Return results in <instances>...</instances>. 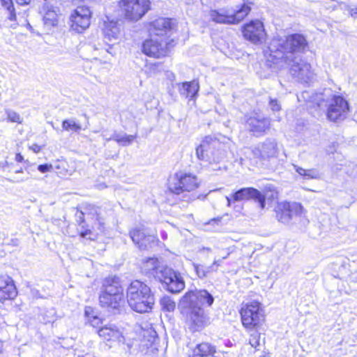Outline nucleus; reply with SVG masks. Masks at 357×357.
Masks as SVG:
<instances>
[{"instance_id": "obj_1", "label": "nucleus", "mask_w": 357, "mask_h": 357, "mask_svg": "<svg viewBox=\"0 0 357 357\" xmlns=\"http://www.w3.org/2000/svg\"><path fill=\"white\" fill-rule=\"evenodd\" d=\"M214 302V298L206 289L188 291L181 298L179 307L185 314L195 331L204 328L209 323V318L204 310Z\"/></svg>"}, {"instance_id": "obj_2", "label": "nucleus", "mask_w": 357, "mask_h": 357, "mask_svg": "<svg viewBox=\"0 0 357 357\" xmlns=\"http://www.w3.org/2000/svg\"><path fill=\"white\" fill-rule=\"evenodd\" d=\"M307 45L305 38L300 33L291 34L284 38L275 37L268 47L267 61L282 68L283 62H289V60L294 59H298Z\"/></svg>"}, {"instance_id": "obj_3", "label": "nucleus", "mask_w": 357, "mask_h": 357, "mask_svg": "<svg viewBox=\"0 0 357 357\" xmlns=\"http://www.w3.org/2000/svg\"><path fill=\"white\" fill-rule=\"evenodd\" d=\"M127 300L129 306L139 313L151 311L155 303L154 295L150 287L138 280L131 282L128 287Z\"/></svg>"}, {"instance_id": "obj_4", "label": "nucleus", "mask_w": 357, "mask_h": 357, "mask_svg": "<svg viewBox=\"0 0 357 357\" xmlns=\"http://www.w3.org/2000/svg\"><path fill=\"white\" fill-rule=\"evenodd\" d=\"M314 100L318 107H326V116L328 120L334 122L346 119L349 111V103L342 96L333 94L331 89H325L323 93L316 95Z\"/></svg>"}, {"instance_id": "obj_5", "label": "nucleus", "mask_w": 357, "mask_h": 357, "mask_svg": "<svg viewBox=\"0 0 357 357\" xmlns=\"http://www.w3.org/2000/svg\"><path fill=\"white\" fill-rule=\"evenodd\" d=\"M104 291L99 296L102 307L112 310L119 309L123 303V288L120 280L116 276L106 278L103 282Z\"/></svg>"}, {"instance_id": "obj_6", "label": "nucleus", "mask_w": 357, "mask_h": 357, "mask_svg": "<svg viewBox=\"0 0 357 357\" xmlns=\"http://www.w3.org/2000/svg\"><path fill=\"white\" fill-rule=\"evenodd\" d=\"M221 143L215 137L206 136L196 149L198 159L209 163H219L225 157V151L221 149Z\"/></svg>"}, {"instance_id": "obj_7", "label": "nucleus", "mask_w": 357, "mask_h": 357, "mask_svg": "<svg viewBox=\"0 0 357 357\" xmlns=\"http://www.w3.org/2000/svg\"><path fill=\"white\" fill-rule=\"evenodd\" d=\"M250 8L243 4L240 8L211 10L208 13L210 19L220 24H237L242 21L250 13Z\"/></svg>"}, {"instance_id": "obj_8", "label": "nucleus", "mask_w": 357, "mask_h": 357, "mask_svg": "<svg viewBox=\"0 0 357 357\" xmlns=\"http://www.w3.org/2000/svg\"><path fill=\"white\" fill-rule=\"evenodd\" d=\"M240 313L242 324L248 330L258 331L265 319L261 304L257 301H252L243 305Z\"/></svg>"}, {"instance_id": "obj_9", "label": "nucleus", "mask_w": 357, "mask_h": 357, "mask_svg": "<svg viewBox=\"0 0 357 357\" xmlns=\"http://www.w3.org/2000/svg\"><path fill=\"white\" fill-rule=\"evenodd\" d=\"M199 186V181L196 175L180 171L174 174L169 184L170 191L176 195L185 192H192Z\"/></svg>"}, {"instance_id": "obj_10", "label": "nucleus", "mask_w": 357, "mask_h": 357, "mask_svg": "<svg viewBox=\"0 0 357 357\" xmlns=\"http://www.w3.org/2000/svg\"><path fill=\"white\" fill-rule=\"evenodd\" d=\"M119 6L126 20L137 22L141 20L151 8L149 0H121Z\"/></svg>"}, {"instance_id": "obj_11", "label": "nucleus", "mask_w": 357, "mask_h": 357, "mask_svg": "<svg viewBox=\"0 0 357 357\" xmlns=\"http://www.w3.org/2000/svg\"><path fill=\"white\" fill-rule=\"evenodd\" d=\"M303 206L297 202H281L275 208L276 217L278 221L288 224L297 217L301 216Z\"/></svg>"}, {"instance_id": "obj_12", "label": "nucleus", "mask_w": 357, "mask_h": 357, "mask_svg": "<svg viewBox=\"0 0 357 357\" xmlns=\"http://www.w3.org/2000/svg\"><path fill=\"white\" fill-rule=\"evenodd\" d=\"M159 274L158 280L164 283L169 291L176 294L185 288V282L181 274L172 268L166 266Z\"/></svg>"}, {"instance_id": "obj_13", "label": "nucleus", "mask_w": 357, "mask_h": 357, "mask_svg": "<svg viewBox=\"0 0 357 357\" xmlns=\"http://www.w3.org/2000/svg\"><path fill=\"white\" fill-rule=\"evenodd\" d=\"M171 43L164 38L158 40L154 37L146 40L142 44V52L144 54L153 58H160L167 55Z\"/></svg>"}, {"instance_id": "obj_14", "label": "nucleus", "mask_w": 357, "mask_h": 357, "mask_svg": "<svg viewBox=\"0 0 357 357\" xmlns=\"http://www.w3.org/2000/svg\"><path fill=\"white\" fill-rule=\"evenodd\" d=\"M290 67V73L299 81L308 82L314 76L310 63L302 60L301 56L298 59H291L289 62H283L284 66Z\"/></svg>"}, {"instance_id": "obj_15", "label": "nucleus", "mask_w": 357, "mask_h": 357, "mask_svg": "<svg viewBox=\"0 0 357 357\" xmlns=\"http://www.w3.org/2000/svg\"><path fill=\"white\" fill-rule=\"evenodd\" d=\"M91 13L87 6H78L70 15L73 30L81 33L90 25Z\"/></svg>"}, {"instance_id": "obj_16", "label": "nucleus", "mask_w": 357, "mask_h": 357, "mask_svg": "<svg viewBox=\"0 0 357 357\" xmlns=\"http://www.w3.org/2000/svg\"><path fill=\"white\" fill-rule=\"evenodd\" d=\"M244 38L254 44L262 43L266 38V33L263 23L259 20H252L243 28Z\"/></svg>"}, {"instance_id": "obj_17", "label": "nucleus", "mask_w": 357, "mask_h": 357, "mask_svg": "<svg viewBox=\"0 0 357 357\" xmlns=\"http://www.w3.org/2000/svg\"><path fill=\"white\" fill-rule=\"evenodd\" d=\"M95 213L93 215L92 219L95 217V220L91 228L89 226L85 227L80 224V229H79V236L90 241H95L98 238L99 235H101L105 231V222L100 214L97 213L96 208L93 209Z\"/></svg>"}, {"instance_id": "obj_18", "label": "nucleus", "mask_w": 357, "mask_h": 357, "mask_svg": "<svg viewBox=\"0 0 357 357\" xmlns=\"http://www.w3.org/2000/svg\"><path fill=\"white\" fill-rule=\"evenodd\" d=\"M278 153V144L275 139H266L252 150L253 157L261 160L276 158Z\"/></svg>"}, {"instance_id": "obj_19", "label": "nucleus", "mask_w": 357, "mask_h": 357, "mask_svg": "<svg viewBox=\"0 0 357 357\" xmlns=\"http://www.w3.org/2000/svg\"><path fill=\"white\" fill-rule=\"evenodd\" d=\"M173 23L171 19L159 17L151 22L149 26V31L151 37L161 36L167 38L172 31Z\"/></svg>"}, {"instance_id": "obj_20", "label": "nucleus", "mask_w": 357, "mask_h": 357, "mask_svg": "<svg viewBox=\"0 0 357 357\" xmlns=\"http://www.w3.org/2000/svg\"><path fill=\"white\" fill-rule=\"evenodd\" d=\"M232 199L235 202L253 199L258 202L259 207L263 209L266 205L265 195L254 188H243L232 195Z\"/></svg>"}, {"instance_id": "obj_21", "label": "nucleus", "mask_w": 357, "mask_h": 357, "mask_svg": "<svg viewBox=\"0 0 357 357\" xmlns=\"http://www.w3.org/2000/svg\"><path fill=\"white\" fill-rule=\"evenodd\" d=\"M246 125L250 132L256 136H259L269 129L271 122L265 117L252 116L248 119Z\"/></svg>"}, {"instance_id": "obj_22", "label": "nucleus", "mask_w": 357, "mask_h": 357, "mask_svg": "<svg viewBox=\"0 0 357 357\" xmlns=\"http://www.w3.org/2000/svg\"><path fill=\"white\" fill-rule=\"evenodd\" d=\"M166 266L161 264L158 258L148 257L143 259L142 264V271L149 277H153L158 280V276L160 275L162 269Z\"/></svg>"}, {"instance_id": "obj_23", "label": "nucleus", "mask_w": 357, "mask_h": 357, "mask_svg": "<svg viewBox=\"0 0 357 357\" xmlns=\"http://www.w3.org/2000/svg\"><path fill=\"white\" fill-rule=\"evenodd\" d=\"M17 295V291L13 280L9 277H0V302L13 300Z\"/></svg>"}, {"instance_id": "obj_24", "label": "nucleus", "mask_w": 357, "mask_h": 357, "mask_svg": "<svg viewBox=\"0 0 357 357\" xmlns=\"http://www.w3.org/2000/svg\"><path fill=\"white\" fill-rule=\"evenodd\" d=\"M98 333L100 337L107 341L124 342L125 338L123 333L114 324H109L101 327Z\"/></svg>"}, {"instance_id": "obj_25", "label": "nucleus", "mask_w": 357, "mask_h": 357, "mask_svg": "<svg viewBox=\"0 0 357 357\" xmlns=\"http://www.w3.org/2000/svg\"><path fill=\"white\" fill-rule=\"evenodd\" d=\"M104 40L106 43L116 40L119 35L120 29L117 22H105L103 28Z\"/></svg>"}, {"instance_id": "obj_26", "label": "nucleus", "mask_w": 357, "mask_h": 357, "mask_svg": "<svg viewBox=\"0 0 357 357\" xmlns=\"http://www.w3.org/2000/svg\"><path fill=\"white\" fill-rule=\"evenodd\" d=\"M199 89V86L198 82L192 81L183 82L181 86H179L178 90L181 96L185 98H194L197 96Z\"/></svg>"}, {"instance_id": "obj_27", "label": "nucleus", "mask_w": 357, "mask_h": 357, "mask_svg": "<svg viewBox=\"0 0 357 357\" xmlns=\"http://www.w3.org/2000/svg\"><path fill=\"white\" fill-rule=\"evenodd\" d=\"M45 9L46 11L43 16L44 24L48 29H50L58 24V10L52 6H46Z\"/></svg>"}, {"instance_id": "obj_28", "label": "nucleus", "mask_w": 357, "mask_h": 357, "mask_svg": "<svg viewBox=\"0 0 357 357\" xmlns=\"http://www.w3.org/2000/svg\"><path fill=\"white\" fill-rule=\"evenodd\" d=\"M222 259L214 260L211 266H204L202 264H194L195 271L199 278H206L209 273L216 271L218 267L220 266Z\"/></svg>"}, {"instance_id": "obj_29", "label": "nucleus", "mask_w": 357, "mask_h": 357, "mask_svg": "<svg viewBox=\"0 0 357 357\" xmlns=\"http://www.w3.org/2000/svg\"><path fill=\"white\" fill-rule=\"evenodd\" d=\"M215 352V347L208 342H202L197 345L191 357H208Z\"/></svg>"}, {"instance_id": "obj_30", "label": "nucleus", "mask_w": 357, "mask_h": 357, "mask_svg": "<svg viewBox=\"0 0 357 357\" xmlns=\"http://www.w3.org/2000/svg\"><path fill=\"white\" fill-rule=\"evenodd\" d=\"M136 138V135H126L115 132L107 140H114L123 146H129Z\"/></svg>"}, {"instance_id": "obj_31", "label": "nucleus", "mask_w": 357, "mask_h": 357, "mask_svg": "<svg viewBox=\"0 0 357 357\" xmlns=\"http://www.w3.org/2000/svg\"><path fill=\"white\" fill-rule=\"evenodd\" d=\"M1 5L6 9L7 18L11 23L10 27H14L15 25V22L16 21V14L13 8V3L12 0H0Z\"/></svg>"}, {"instance_id": "obj_32", "label": "nucleus", "mask_w": 357, "mask_h": 357, "mask_svg": "<svg viewBox=\"0 0 357 357\" xmlns=\"http://www.w3.org/2000/svg\"><path fill=\"white\" fill-rule=\"evenodd\" d=\"M294 169L296 172L301 176L304 179L310 180V179H316L319 177V173L317 169H305L302 167H300L297 165H294Z\"/></svg>"}, {"instance_id": "obj_33", "label": "nucleus", "mask_w": 357, "mask_h": 357, "mask_svg": "<svg viewBox=\"0 0 357 357\" xmlns=\"http://www.w3.org/2000/svg\"><path fill=\"white\" fill-rule=\"evenodd\" d=\"M62 128L65 131L79 132L82 130L81 125L76 122L73 118L65 119L62 122Z\"/></svg>"}, {"instance_id": "obj_34", "label": "nucleus", "mask_w": 357, "mask_h": 357, "mask_svg": "<svg viewBox=\"0 0 357 357\" xmlns=\"http://www.w3.org/2000/svg\"><path fill=\"white\" fill-rule=\"evenodd\" d=\"M160 305L162 310L168 312H172L176 307V303L169 296H164L160 299Z\"/></svg>"}, {"instance_id": "obj_35", "label": "nucleus", "mask_w": 357, "mask_h": 357, "mask_svg": "<svg viewBox=\"0 0 357 357\" xmlns=\"http://www.w3.org/2000/svg\"><path fill=\"white\" fill-rule=\"evenodd\" d=\"M5 113L7 116V119L8 121H10L13 123H17L19 124L22 123V121H23L22 118L16 112L10 109H6Z\"/></svg>"}, {"instance_id": "obj_36", "label": "nucleus", "mask_w": 357, "mask_h": 357, "mask_svg": "<svg viewBox=\"0 0 357 357\" xmlns=\"http://www.w3.org/2000/svg\"><path fill=\"white\" fill-rule=\"evenodd\" d=\"M155 239V237L153 235H144V237L141 239L139 241V243H138L137 245L139 247L141 250H145L148 248L151 243H153Z\"/></svg>"}, {"instance_id": "obj_37", "label": "nucleus", "mask_w": 357, "mask_h": 357, "mask_svg": "<svg viewBox=\"0 0 357 357\" xmlns=\"http://www.w3.org/2000/svg\"><path fill=\"white\" fill-rule=\"evenodd\" d=\"M144 231L140 229H135L130 231V238L135 245L139 243V241L144 237Z\"/></svg>"}, {"instance_id": "obj_38", "label": "nucleus", "mask_w": 357, "mask_h": 357, "mask_svg": "<svg viewBox=\"0 0 357 357\" xmlns=\"http://www.w3.org/2000/svg\"><path fill=\"white\" fill-rule=\"evenodd\" d=\"M249 343L250 345L254 347L257 348L258 346L261 344V335L260 334L256 331L250 335V339H249Z\"/></svg>"}, {"instance_id": "obj_39", "label": "nucleus", "mask_w": 357, "mask_h": 357, "mask_svg": "<svg viewBox=\"0 0 357 357\" xmlns=\"http://www.w3.org/2000/svg\"><path fill=\"white\" fill-rule=\"evenodd\" d=\"M268 107L273 112H277L281 110V105L276 98H269Z\"/></svg>"}, {"instance_id": "obj_40", "label": "nucleus", "mask_w": 357, "mask_h": 357, "mask_svg": "<svg viewBox=\"0 0 357 357\" xmlns=\"http://www.w3.org/2000/svg\"><path fill=\"white\" fill-rule=\"evenodd\" d=\"M38 170L41 173H46L53 170V166L51 164H43L38 166Z\"/></svg>"}, {"instance_id": "obj_41", "label": "nucleus", "mask_w": 357, "mask_h": 357, "mask_svg": "<svg viewBox=\"0 0 357 357\" xmlns=\"http://www.w3.org/2000/svg\"><path fill=\"white\" fill-rule=\"evenodd\" d=\"M29 179L27 176H15L12 178L8 179L9 181L12 183H22L26 181Z\"/></svg>"}, {"instance_id": "obj_42", "label": "nucleus", "mask_w": 357, "mask_h": 357, "mask_svg": "<svg viewBox=\"0 0 357 357\" xmlns=\"http://www.w3.org/2000/svg\"><path fill=\"white\" fill-rule=\"evenodd\" d=\"M84 313H85V316L87 319V321L89 320V319H91V316L95 314L93 309L91 307H86Z\"/></svg>"}, {"instance_id": "obj_43", "label": "nucleus", "mask_w": 357, "mask_h": 357, "mask_svg": "<svg viewBox=\"0 0 357 357\" xmlns=\"http://www.w3.org/2000/svg\"><path fill=\"white\" fill-rule=\"evenodd\" d=\"M88 321L93 327H97L102 323L101 319L98 317L94 319H89Z\"/></svg>"}, {"instance_id": "obj_44", "label": "nucleus", "mask_w": 357, "mask_h": 357, "mask_svg": "<svg viewBox=\"0 0 357 357\" xmlns=\"http://www.w3.org/2000/svg\"><path fill=\"white\" fill-rule=\"evenodd\" d=\"M29 149L36 153H38L41 151V146L37 144H33L31 146H29Z\"/></svg>"}, {"instance_id": "obj_45", "label": "nucleus", "mask_w": 357, "mask_h": 357, "mask_svg": "<svg viewBox=\"0 0 357 357\" xmlns=\"http://www.w3.org/2000/svg\"><path fill=\"white\" fill-rule=\"evenodd\" d=\"M267 188H268L269 190L272 192L271 198L273 199H276L278 197V192L275 190V188L272 185H270L267 187Z\"/></svg>"}, {"instance_id": "obj_46", "label": "nucleus", "mask_w": 357, "mask_h": 357, "mask_svg": "<svg viewBox=\"0 0 357 357\" xmlns=\"http://www.w3.org/2000/svg\"><path fill=\"white\" fill-rule=\"evenodd\" d=\"M17 3L19 5H27L30 3L31 0H15Z\"/></svg>"}, {"instance_id": "obj_47", "label": "nucleus", "mask_w": 357, "mask_h": 357, "mask_svg": "<svg viewBox=\"0 0 357 357\" xmlns=\"http://www.w3.org/2000/svg\"><path fill=\"white\" fill-rule=\"evenodd\" d=\"M351 16L352 17H356V15H357V8H349L348 9Z\"/></svg>"}, {"instance_id": "obj_48", "label": "nucleus", "mask_w": 357, "mask_h": 357, "mask_svg": "<svg viewBox=\"0 0 357 357\" xmlns=\"http://www.w3.org/2000/svg\"><path fill=\"white\" fill-rule=\"evenodd\" d=\"M15 160L18 162L24 161V157L20 153H17L15 155Z\"/></svg>"}, {"instance_id": "obj_49", "label": "nucleus", "mask_w": 357, "mask_h": 357, "mask_svg": "<svg viewBox=\"0 0 357 357\" xmlns=\"http://www.w3.org/2000/svg\"><path fill=\"white\" fill-rule=\"evenodd\" d=\"M22 173H23V169L22 168H20V169L16 170L15 172V174L16 175H17L19 174H22Z\"/></svg>"}, {"instance_id": "obj_50", "label": "nucleus", "mask_w": 357, "mask_h": 357, "mask_svg": "<svg viewBox=\"0 0 357 357\" xmlns=\"http://www.w3.org/2000/svg\"><path fill=\"white\" fill-rule=\"evenodd\" d=\"M227 201V206H229L231 205V198L229 197H226Z\"/></svg>"}, {"instance_id": "obj_51", "label": "nucleus", "mask_w": 357, "mask_h": 357, "mask_svg": "<svg viewBox=\"0 0 357 357\" xmlns=\"http://www.w3.org/2000/svg\"><path fill=\"white\" fill-rule=\"evenodd\" d=\"M97 317H98V316H97L96 314H94V315H93V316H91V319H96V318H97Z\"/></svg>"}, {"instance_id": "obj_52", "label": "nucleus", "mask_w": 357, "mask_h": 357, "mask_svg": "<svg viewBox=\"0 0 357 357\" xmlns=\"http://www.w3.org/2000/svg\"><path fill=\"white\" fill-rule=\"evenodd\" d=\"M103 137L105 139V140H106L107 142H108V141H109V140H107V139H109V137H105V135H103Z\"/></svg>"}, {"instance_id": "obj_53", "label": "nucleus", "mask_w": 357, "mask_h": 357, "mask_svg": "<svg viewBox=\"0 0 357 357\" xmlns=\"http://www.w3.org/2000/svg\"><path fill=\"white\" fill-rule=\"evenodd\" d=\"M228 255H229V254H228L227 256H226V255H224V257H222V259H227V257H228Z\"/></svg>"}, {"instance_id": "obj_54", "label": "nucleus", "mask_w": 357, "mask_h": 357, "mask_svg": "<svg viewBox=\"0 0 357 357\" xmlns=\"http://www.w3.org/2000/svg\"><path fill=\"white\" fill-rule=\"evenodd\" d=\"M228 255H229V254H228L227 256H226V255H224V257H222V259H227V257H228Z\"/></svg>"}, {"instance_id": "obj_55", "label": "nucleus", "mask_w": 357, "mask_h": 357, "mask_svg": "<svg viewBox=\"0 0 357 357\" xmlns=\"http://www.w3.org/2000/svg\"><path fill=\"white\" fill-rule=\"evenodd\" d=\"M4 121V118L0 116V121Z\"/></svg>"}, {"instance_id": "obj_56", "label": "nucleus", "mask_w": 357, "mask_h": 357, "mask_svg": "<svg viewBox=\"0 0 357 357\" xmlns=\"http://www.w3.org/2000/svg\"><path fill=\"white\" fill-rule=\"evenodd\" d=\"M206 251H209V250H211V249H210V248H206Z\"/></svg>"}]
</instances>
